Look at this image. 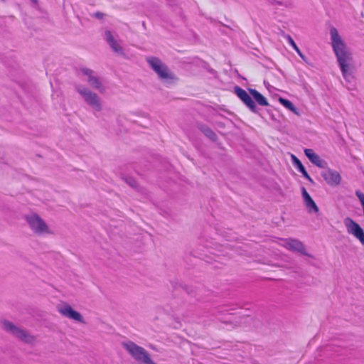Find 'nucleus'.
<instances>
[{"label":"nucleus","instance_id":"4468645a","mask_svg":"<svg viewBox=\"0 0 364 364\" xmlns=\"http://www.w3.org/2000/svg\"><path fill=\"white\" fill-rule=\"evenodd\" d=\"M305 155L311 161V162L318 167H323V161L320 157L314 152L311 149H306L304 150Z\"/></svg>","mask_w":364,"mask_h":364},{"label":"nucleus","instance_id":"f8f14e48","mask_svg":"<svg viewBox=\"0 0 364 364\" xmlns=\"http://www.w3.org/2000/svg\"><path fill=\"white\" fill-rule=\"evenodd\" d=\"M325 181L331 186H337L340 183L341 178L338 172L328 170L323 174Z\"/></svg>","mask_w":364,"mask_h":364},{"label":"nucleus","instance_id":"6ab92c4d","mask_svg":"<svg viewBox=\"0 0 364 364\" xmlns=\"http://www.w3.org/2000/svg\"><path fill=\"white\" fill-rule=\"evenodd\" d=\"M200 130L203 132V133L207 136L208 138L210 139H215L216 137V135L214 133V132L210 129L207 126H205V125H202L200 127Z\"/></svg>","mask_w":364,"mask_h":364},{"label":"nucleus","instance_id":"f03ea898","mask_svg":"<svg viewBox=\"0 0 364 364\" xmlns=\"http://www.w3.org/2000/svg\"><path fill=\"white\" fill-rule=\"evenodd\" d=\"M124 346L136 361L144 364H156L150 358L149 353L134 342L124 343Z\"/></svg>","mask_w":364,"mask_h":364},{"label":"nucleus","instance_id":"6e6552de","mask_svg":"<svg viewBox=\"0 0 364 364\" xmlns=\"http://www.w3.org/2000/svg\"><path fill=\"white\" fill-rule=\"evenodd\" d=\"M235 92L237 96L242 101V102L250 108V109L255 112H256V105L252 100V97L248 95V93L240 87H235Z\"/></svg>","mask_w":364,"mask_h":364},{"label":"nucleus","instance_id":"f257e3e1","mask_svg":"<svg viewBox=\"0 0 364 364\" xmlns=\"http://www.w3.org/2000/svg\"><path fill=\"white\" fill-rule=\"evenodd\" d=\"M330 34L333 50L337 57L342 74L344 77H346L349 62L351 60V55L336 28L332 27L331 28Z\"/></svg>","mask_w":364,"mask_h":364},{"label":"nucleus","instance_id":"dca6fc26","mask_svg":"<svg viewBox=\"0 0 364 364\" xmlns=\"http://www.w3.org/2000/svg\"><path fill=\"white\" fill-rule=\"evenodd\" d=\"M249 91L250 93L252 95V96L259 105L265 107L269 105L267 99L257 90L255 89H250Z\"/></svg>","mask_w":364,"mask_h":364},{"label":"nucleus","instance_id":"9b49d317","mask_svg":"<svg viewBox=\"0 0 364 364\" xmlns=\"http://www.w3.org/2000/svg\"><path fill=\"white\" fill-rule=\"evenodd\" d=\"M59 312L70 318H72L75 321H79V322H83L82 317L81 314L73 310L72 307L70 305H65L63 308H61L59 310Z\"/></svg>","mask_w":364,"mask_h":364},{"label":"nucleus","instance_id":"423d86ee","mask_svg":"<svg viewBox=\"0 0 364 364\" xmlns=\"http://www.w3.org/2000/svg\"><path fill=\"white\" fill-rule=\"evenodd\" d=\"M26 219L32 230L36 232H50L46 223L38 215L28 216Z\"/></svg>","mask_w":364,"mask_h":364},{"label":"nucleus","instance_id":"412c9836","mask_svg":"<svg viewBox=\"0 0 364 364\" xmlns=\"http://www.w3.org/2000/svg\"><path fill=\"white\" fill-rule=\"evenodd\" d=\"M355 193H356L357 197L359 198L362 205H364V193H361L359 191H357Z\"/></svg>","mask_w":364,"mask_h":364},{"label":"nucleus","instance_id":"4be33fe9","mask_svg":"<svg viewBox=\"0 0 364 364\" xmlns=\"http://www.w3.org/2000/svg\"><path fill=\"white\" fill-rule=\"evenodd\" d=\"M95 16L98 18H102L103 14L102 13H96Z\"/></svg>","mask_w":364,"mask_h":364},{"label":"nucleus","instance_id":"f3484780","mask_svg":"<svg viewBox=\"0 0 364 364\" xmlns=\"http://www.w3.org/2000/svg\"><path fill=\"white\" fill-rule=\"evenodd\" d=\"M294 164L296 166L298 170L302 173V175L308 180L312 181L311 178L306 171L304 166L301 164L299 159H298L295 156H292Z\"/></svg>","mask_w":364,"mask_h":364},{"label":"nucleus","instance_id":"0eeeda50","mask_svg":"<svg viewBox=\"0 0 364 364\" xmlns=\"http://www.w3.org/2000/svg\"><path fill=\"white\" fill-rule=\"evenodd\" d=\"M4 327L6 330L11 331L16 337L19 338L21 341L26 343H32L34 341V338L30 335H28L26 331L18 328L9 321H4L3 323Z\"/></svg>","mask_w":364,"mask_h":364},{"label":"nucleus","instance_id":"a211bd4d","mask_svg":"<svg viewBox=\"0 0 364 364\" xmlns=\"http://www.w3.org/2000/svg\"><path fill=\"white\" fill-rule=\"evenodd\" d=\"M279 102L287 109L291 111L292 112H294L296 114H299L296 108L292 104V102L291 101H289V100L280 97V98H279Z\"/></svg>","mask_w":364,"mask_h":364},{"label":"nucleus","instance_id":"20e7f679","mask_svg":"<svg viewBox=\"0 0 364 364\" xmlns=\"http://www.w3.org/2000/svg\"><path fill=\"white\" fill-rule=\"evenodd\" d=\"M344 223L348 232L355 236L364 245V231L361 227L350 218H346Z\"/></svg>","mask_w":364,"mask_h":364},{"label":"nucleus","instance_id":"ddd939ff","mask_svg":"<svg viewBox=\"0 0 364 364\" xmlns=\"http://www.w3.org/2000/svg\"><path fill=\"white\" fill-rule=\"evenodd\" d=\"M301 191H302V196H303V198L304 200V203H305L306 208H308L309 211V212L313 211L314 213H318L319 209H318V206L316 205V203L314 202V200L312 199L311 196L307 192L306 189L304 187H303Z\"/></svg>","mask_w":364,"mask_h":364},{"label":"nucleus","instance_id":"7ed1b4c3","mask_svg":"<svg viewBox=\"0 0 364 364\" xmlns=\"http://www.w3.org/2000/svg\"><path fill=\"white\" fill-rule=\"evenodd\" d=\"M147 62L161 79L173 80L175 78L174 75L170 72L168 67L164 65L159 58L151 57L147 59Z\"/></svg>","mask_w":364,"mask_h":364},{"label":"nucleus","instance_id":"1a4fd4ad","mask_svg":"<svg viewBox=\"0 0 364 364\" xmlns=\"http://www.w3.org/2000/svg\"><path fill=\"white\" fill-rule=\"evenodd\" d=\"M285 248L289 250L299 252L303 255H306L305 252V247L303 243L297 240L294 239H287L284 240L282 245Z\"/></svg>","mask_w":364,"mask_h":364},{"label":"nucleus","instance_id":"aec40b11","mask_svg":"<svg viewBox=\"0 0 364 364\" xmlns=\"http://www.w3.org/2000/svg\"><path fill=\"white\" fill-rule=\"evenodd\" d=\"M287 39H288L289 43L291 46V47L294 49V50L298 53V55L300 57L304 58L302 53L301 52L300 49L298 48V46H296V44L295 43V42L294 41L292 38L290 36H288Z\"/></svg>","mask_w":364,"mask_h":364},{"label":"nucleus","instance_id":"39448f33","mask_svg":"<svg viewBox=\"0 0 364 364\" xmlns=\"http://www.w3.org/2000/svg\"><path fill=\"white\" fill-rule=\"evenodd\" d=\"M78 92L84 97L85 101L96 110L101 109V104L97 94L91 92L87 88H79Z\"/></svg>","mask_w":364,"mask_h":364},{"label":"nucleus","instance_id":"9d476101","mask_svg":"<svg viewBox=\"0 0 364 364\" xmlns=\"http://www.w3.org/2000/svg\"><path fill=\"white\" fill-rule=\"evenodd\" d=\"M82 72L88 77V82L93 88L99 90L100 92H104V88L102 86L99 78L93 75V71L88 68H82Z\"/></svg>","mask_w":364,"mask_h":364},{"label":"nucleus","instance_id":"2eb2a0df","mask_svg":"<svg viewBox=\"0 0 364 364\" xmlns=\"http://www.w3.org/2000/svg\"><path fill=\"white\" fill-rule=\"evenodd\" d=\"M107 41L111 48L113 49L114 51L117 53H122V47L117 43V42L114 40L112 33L109 31H107L105 32Z\"/></svg>","mask_w":364,"mask_h":364}]
</instances>
